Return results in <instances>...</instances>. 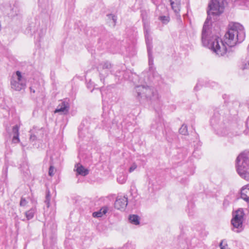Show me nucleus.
<instances>
[{
    "mask_svg": "<svg viewBox=\"0 0 249 249\" xmlns=\"http://www.w3.org/2000/svg\"><path fill=\"white\" fill-rule=\"evenodd\" d=\"M225 5L218 0H211L208 5V17L204 22L201 35L203 46L211 49L219 56H223L227 51V46L231 47L237 42H242L245 38V31L243 26L238 22H231L229 30L225 35L223 41L218 36L213 33L210 25L224 11Z\"/></svg>",
    "mask_w": 249,
    "mask_h": 249,
    "instance_id": "f257e3e1",
    "label": "nucleus"
},
{
    "mask_svg": "<svg viewBox=\"0 0 249 249\" xmlns=\"http://www.w3.org/2000/svg\"><path fill=\"white\" fill-rule=\"evenodd\" d=\"M225 5L218 0H211L208 5V17L204 22L201 35L203 46L211 49L219 56H223L227 51V46L231 47L237 42H242L245 38V31L243 26L238 22H231L229 30L225 35L223 41L218 36L213 33L210 25L224 11Z\"/></svg>",
    "mask_w": 249,
    "mask_h": 249,
    "instance_id": "f03ea898",
    "label": "nucleus"
},
{
    "mask_svg": "<svg viewBox=\"0 0 249 249\" xmlns=\"http://www.w3.org/2000/svg\"><path fill=\"white\" fill-rule=\"evenodd\" d=\"M137 97L145 100L155 106L160 102V96L158 90L154 87L147 85H139L135 87Z\"/></svg>",
    "mask_w": 249,
    "mask_h": 249,
    "instance_id": "7ed1b4c3",
    "label": "nucleus"
},
{
    "mask_svg": "<svg viewBox=\"0 0 249 249\" xmlns=\"http://www.w3.org/2000/svg\"><path fill=\"white\" fill-rule=\"evenodd\" d=\"M236 167L239 175L249 181V152L242 153L238 156Z\"/></svg>",
    "mask_w": 249,
    "mask_h": 249,
    "instance_id": "20e7f679",
    "label": "nucleus"
},
{
    "mask_svg": "<svg viewBox=\"0 0 249 249\" xmlns=\"http://www.w3.org/2000/svg\"><path fill=\"white\" fill-rule=\"evenodd\" d=\"M211 124L216 129L217 133L221 136H225L227 134V129L225 127L223 116H221L218 112L214 113L211 119Z\"/></svg>",
    "mask_w": 249,
    "mask_h": 249,
    "instance_id": "39448f33",
    "label": "nucleus"
},
{
    "mask_svg": "<svg viewBox=\"0 0 249 249\" xmlns=\"http://www.w3.org/2000/svg\"><path fill=\"white\" fill-rule=\"evenodd\" d=\"M143 28L145 34V41L147 45V52L149 58V66L150 71H152L153 58L152 56V38L150 35V26L148 22H144Z\"/></svg>",
    "mask_w": 249,
    "mask_h": 249,
    "instance_id": "423d86ee",
    "label": "nucleus"
},
{
    "mask_svg": "<svg viewBox=\"0 0 249 249\" xmlns=\"http://www.w3.org/2000/svg\"><path fill=\"white\" fill-rule=\"evenodd\" d=\"M26 81L19 71H17L14 74L11 80V86L12 89L17 91H20L26 87Z\"/></svg>",
    "mask_w": 249,
    "mask_h": 249,
    "instance_id": "0eeeda50",
    "label": "nucleus"
},
{
    "mask_svg": "<svg viewBox=\"0 0 249 249\" xmlns=\"http://www.w3.org/2000/svg\"><path fill=\"white\" fill-rule=\"evenodd\" d=\"M244 213L241 209L236 211L233 214V218L231 222L233 228L236 229L235 232H240L242 230L243 221Z\"/></svg>",
    "mask_w": 249,
    "mask_h": 249,
    "instance_id": "6e6552de",
    "label": "nucleus"
},
{
    "mask_svg": "<svg viewBox=\"0 0 249 249\" xmlns=\"http://www.w3.org/2000/svg\"><path fill=\"white\" fill-rule=\"evenodd\" d=\"M111 68V64L107 61L102 63L99 66L101 81L104 83V78L108 74V71Z\"/></svg>",
    "mask_w": 249,
    "mask_h": 249,
    "instance_id": "1a4fd4ad",
    "label": "nucleus"
},
{
    "mask_svg": "<svg viewBox=\"0 0 249 249\" xmlns=\"http://www.w3.org/2000/svg\"><path fill=\"white\" fill-rule=\"evenodd\" d=\"M127 197L124 196H119L115 202V207L118 210H124L127 205Z\"/></svg>",
    "mask_w": 249,
    "mask_h": 249,
    "instance_id": "9d476101",
    "label": "nucleus"
},
{
    "mask_svg": "<svg viewBox=\"0 0 249 249\" xmlns=\"http://www.w3.org/2000/svg\"><path fill=\"white\" fill-rule=\"evenodd\" d=\"M69 105L67 101L62 102L58 106L54 111L55 113L59 112L61 114H67L69 111Z\"/></svg>",
    "mask_w": 249,
    "mask_h": 249,
    "instance_id": "9b49d317",
    "label": "nucleus"
},
{
    "mask_svg": "<svg viewBox=\"0 0 249 249\" xmlns=\"http://www.w3.org/2000/svg\"><path fill=\"white\" fill-rule=\"evenodd\" d=\"M241 197L249 203V184L243 186L241 190Z\"/></svg>",
    "mask_w": 249,
    "mask_h": 249,
    "instance_id": "f8f14e48",
    "label": "nucleus"
},
{
    "mask_svg": "<svg viewBox=\"0 0 249 249\" xmlns=\"http://www.w3.org/2000/svg\"><path fill=\"white\" fill-rule=\"evenodd\" d=\"M172 8L177 15L180 12V0H170Z\"/></svg>",
    "mask_w": 249,
    "mask_h": 249,
    "instance_id": "ddd939ff",
    "label": "nucleus"
},
{
    "mask_svg": "<svg viewBox=\"0 0 249 249\" xmlns=\"http://www.w3.org/2000/svg\"><path fill=\"white\" fill-rule=\"evenodd\" d=\"M108 210V209L107 207H103L101 208L99 211L93 213L92 216L94 217H101L107 213Z\"/></svg>",
    "mask_w": 249,
    "mask_h": 249,
    "instance_id": "4468645a",
    "label": "nucleus"
},
{
    "mask_svg": "<svg viewBox=\"0 0 249 249\" xmlns=\"http://www.w3.org/2000/svg\"><path fill=\"white\" fill-rule=\"evenodd\" d=\"M76 170L78 174L83 176H85L89 174V170L81 165H77Z\"/></svg>",
    "mask_w": 249,
    "mask_h": 249,
    "instance_id": "2eb2a0df",
    "label": "nucleus"
},
{
    "mask_svg": "<svg viewBox=\"0 0 249 249\" xmlns=\"http://www.w3.org/2000/svg\"><path fill=\"white\" fill-rule=\"evenodd\" d=\"M129 222L134 225H138L140 224L139 217L135 214L130 215L129 216Z\"/></svg>",
    "mask_w": 249,
    "mask_h": 249,
    "instance_id": "dca6fc26",
    "label": "nucleus"
},
{
    "mask_svg": "<svg viewBox=\"0 0 249 249\" xmlns=\"http://www.w3.org/2000/svg\"><path fill=\"white\" fill-rule=\"evenodd\" d=\"M36 210L35 208H32L29 211H27L25 213V215L27 218V219L30 220L32 219L34 216V214L36 213Z\"/></svg>",
    "mask_w": 249,
    "mask_h": 249,
    "instance_id": "f3484780",
    "label": "nucleus"
},
{
    "mask_svg": "<svg viewBox=\"0 0 249 249\" xmlns=\"http://www.w3.org/2000/svg\"><path fill=\"white\" fill-rule=\"evenodd\" d=\"M240 69L244 70L249 69V59H242L240 65Z\"/></svg>",
    "mask_w": 249,
    "mask_h": 249,
    "instance_id": "a211bd4d",
    "label": "nucleus"
},
{
    "mask_svg": "<svg viewBox=\"0 0 249 249\" xmlns=\"http://www.w3.org/2000/svg\"><path fill=\"white\" fill-rule=\"evenodd\" d=\"M153 80L152 81V82L154 83L159 84L160 82H162V78L157 72H153Z\"/></svg>",
    "mask_w": 249,
    "mask_h": 249,
    "instance_id": "6ab92c4d",
    "label": "nucleus"
},
{
    "mask_svg": "<svg viewBox=\"0 0 249 249\" xmlns=\"http://www.w3.org/2000/svg\"><path fill=\"white\" fill-rule=\"evenodd\" d=\"M159 19L164 24H167L170 21V18L168 16H160Z\"/></svg>",
    "mask_w": 249,
    "mask_h": 249,
    "instance_id": "aec40b11",
    "label": "nucleus"
},
{
    "mask_svg": "<svg viewBox=\"0 0 249 249\" xmlns=\"http://www.w3.org/2000/svg\"><path fill=\"white\" fill-rule=\"evenodd\" d=\"M179 132L180 134L182 135H187L188 132L187 125L184 124H182L180 129H179Z\"/></svg>",
    "mask_w": 249,
    "mask_h": 249,
    "instance_id": "412c9836",
    "label": "nucleus"
},
{
    "mask_svg": "<svg viewBox=\"0 0 249 249\" xmlns=\"http://www.w3.org/2000/svg\"><path fill=\"white\" fill-rule=\"evenodd\" d=\"M51 199L50 192L49 190H47L46 192V199L45 203H46L47 207L48 208L50 206V202Z\"/></svg>",
    "mask_w": 249,
    "mask_h": 249,
    "instance_id": "4be33fe9",
    "label": "nucleus"
},
{
    "mask_svg": "<svg viewBox=\"0 0 249 249\" xmlns=\"http://www.w3.org/2000/svg\"><path fill=\"white\" fill-rule=\"evenodd\" d=\"M127 179V176L124 175H120L117 178L118 182L120 184H124Z\"/></svg>",
    "mask_w": 249,
    "mask_h": 249,
    "instance_id": "5701e85b",
    "label": "nucleus"
},
{
    "mask_svg": "<svg viewBox=\"0 0 249 249\" xmlns=\"http://www.w3.org/2000/svg\"><path fill=\"white\" fill-rule=\"evenodd\" d=\"M20 168L21 170L26 174L28 173L29 171V165L27 163H24L21 165Z\"/></svg>",
    "mask_w": 249,
    "mask_h": 249,
    "instance_id": "b1692460",
    "label": "nucleus"
},
{
    "mask_svg": "<svg viewBox=\"0 0 249 249\" xmlns=\"http://www.w3.org/2000/svg\"><path fill=\"white\" fill-rule=\"evenodd\" d=\"M137 167H138L137 164L136 163H135V162L132 163L130 165V166L128 169V172L130 173L133 172L135 170H136L137 169Z\"/></svg>",
    "mask_w": 249,
    "mask_h": 249,
    "instance_id": "393cba45",
    "label": "nucleus"
},
{
    "mask_svg": "<svg viewBox=\"0 0 249 249\" xmlns=\"http://www.w3.org/2000/svg\"><path fill=\"white\" fill-rule=\"evenodd\" d=\"M221 249H227L228 244L225 240H222L219 245Z\"/></svg>",
    "mask_w": 249,
    "mask_h": 249,
    "instance_id": "a878e982",
    "label": "nucleus"
},
{
    "mask_svg": "<svg viewBox=\"0 0 249 249\" xmlns=\"http://www.w3.org/2000/svg\"><path fill=\"white\" fill-rule=\"evenodd\" d=\"M12 132L14 135H19V126L18 125L14 126L12 129Z\"/></svg>",
    "mask_w": 249,
    "mask_h": 249,
    "instance_id": "bb28decb",
    "label": "nucleus"
},
{
    "mask_svg": "<svg viewBox=\"0 0 249 249\" xmlns=\"http://www.w3.org/2000/svg\"><path fill=\"white\" fill-rule=\"evenodd\" d=\"M55 171V170L53 166H51L50 167L49 170V176H50L51 177H52L53 176L54 174Z\"/></svg>",
    "mask_w": 249,
    "mask_h": 249,
    "instance_id": "cd10ccee",
    "label": "nucleus"
},
{
    "mask_svg": "<svg viewBox=\"0 0 249 249\" xmlns=\"http://www.w3.org/2000/svg\"><path fill=\"white\" fill-rule=\"evenodd\" d=\"M19 135H14L13 138L12 139V142L15 143H17L19 142Z\"/></svg>",
    "mask_w": 249,
    "mask_h": 249,
    "instance_id": "c85d7f7f",
    "label": "nucleus"
},
{
    "mask_svg": "<svg viewBox=\"0 0 249 249\" xmlns=\"http://www.w3.org/2000/svg\"><path fill=\"white\" fill-rule=\"evenodd\" d=\"M27 201L25 198L22 197L20 202V205L21 206H25L27 204Z\"/></svg>",
    "mask_w": 249,
    "mask_h": 249,
    "instance_id": "c756f323",
    "label": "nucleus"
},
{
    "mask_svg": "<svg viewBox=\"0 0 249 249\" xmlns=\"http://www.w3.org/2000/svg\"><path fill=\"white\" fill-rule=\"evenodd\" d=\"M108 17L109 18H112V19L113 21L114 25H115V23H116V20H117L116 17L113 15H108Z\"/></svg>",
    "mask_w": 249,
    "mask_h": 249,
    "instance_id": "7c9ffc66",
    "label": "nucleus"
},
{
    "mask_svg": "<svg viewBox=\"0 0 249 249\" xmlns=\"http://www.w3.org/2000/svg\"><path fill=\"white\" fill-rule=\"evenodd\" d=\"M30 139L31 141H34L36 140V136L35 135L31 134Z\"/></svg>",
    "mask_w": 249,
    "mask_h": 249,
    "instance_id": "2f4dec72",
    "label": "nucleus"
},
{
    "mask_svg": "<svg viewBox=\"0 0 249 249\" xmlns=\"http://www.w3.org/2000/svg\"><path fill=\"white\" fill-rule=\"evenodd\" d=\"M220 2H223L224 4L226 5L227 4V0H218Z\"/></svg>",
    "mask_w": 249,
    "mask_h": 249,
    "instance_id": "473e14b6",
    "label": "nucleus"
},
{
    "mask_svg": "<svg viewBox=\"0 0 249 249\" xmlns=\"http://www.w3.org/2000/svg\"><path fill=\"white\" fill-rule=\"evenodd\" d=\"M247 49H248V52H249V44Z\"/></svg>",
    "mask_w": 249,
    "mask_h": 249,
    "instance_id": "72a5a7b5",
    "label": "nucleus"
},
{
    "mask_svg": "<svg viewBox=\"0 0 249 249\" xmlns=\"http://www.w3.org/2000/svg\"><path fill=\"white\" fill-rule=\"evenodd\" d=\"M30 90H31V91H33V89H32L31 88H30Z\"/></svg>",
    "mask_w": 249,
    "mask_h": 249,
    "instance_id": "f704fd0d",
    "label": "nucleus"
},
{
    "mask_svg": "<svg viewBox=\"0 0 249 249\" xmlns=\"http://www.w3.org/2000/svg\"><path fill=\"white\" fill-rule=\"evenodd\" d=\"M30 90H31V91H33V89H32L31 88H30Z\"/></svg>",
    "mask_w": 249,
    "mask_h": 249,
    "instance_id": "c9c22d12",
    "label": "nucleus"
}]
</instances>
